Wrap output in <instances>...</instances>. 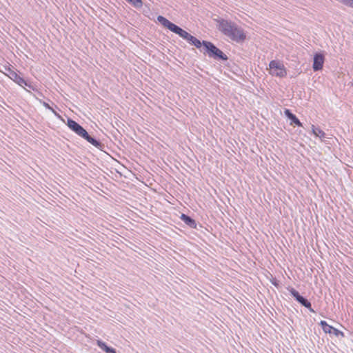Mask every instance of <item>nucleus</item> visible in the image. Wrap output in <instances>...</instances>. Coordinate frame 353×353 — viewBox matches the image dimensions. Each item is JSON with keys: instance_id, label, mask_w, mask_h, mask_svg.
Listing matches in <instances>:
<instances>
[{"instance_id": "f257e3e1", "label": "nucleus", "mask_w": 353, "mask_h": 353, "mask_svg": "<svg viewBox=\"0 0 353 353\" xmlns=\"http://www.w3.org/2000/svg\"><path fill=\"white\" fill-rule=\"evenodd\" d=\"M217 22L219 30L232 41L240 42L245 40L246 36L243 30L234 22L223 19H219Z\"/></svg>"}, {"instance_id": "f03ea898", "label": "nucleus", "mask_w": 353, "mask_h": 353, "mask_svg": "<svg viewBox=\"0 0 353 353\" xmlns=\"http://www.w3.org/2000/svg\"><path fill=\"white\" fill-rule=\"evenodd\" d=\"M157 21L164 27L167 28L172 32L178 34L180 37L183 38V39L186 40L188 42L190 37H191L192 35L189 34L187 31L183 30L179 26L172 23L168 19L163 16H158Z\"/></svg>"}, {"instance_id": "7ed1b4c3", "label": "nucleus", "mask_w": 353, "mask_h": 353, "mask_svg": "<svg viewBox=\"0 0 353 353\" xmlns=\"http://www.w3.org/2000/svg\"><path fill=\"white\" fill-rule=\"evenodd\" d=\"M203 47L205 49V52L207 53L210 57L216 60H228V58L227 55L224 54L220 49L216 47L210 41H204Z\"/></svg>"}, {"instance_id": "20e7f679", "label": "nucleus", "mask_w": 353, "mask_h": 353, "mask_svg": "<svg viewBox=\"0 0 353 353\" xmlns=\"http://www.w3.org/2000/svg\"><path fill=\"white\" fill-rule=\"evenodd\" d=\"M271 74L276 77H284L287 75L286 70L283 63L276 60H272L269 63Z\"/></svg>"}, {"instance_id": "39448f33", "label": "nucleus", "mask_w": 353, "mask_h": 353, "mask_svg": "<svg viewBox=\"0 0 353 353\" xmlns=\"http://www.w3.org/2000/svg\"><path fill=\"white\" fill-rule=\"evenodd\" d=\"M288 291L290 294L295 299V300L301 305L307 308L310 312L313 313L315 312L314 309L312 307L311 303L307 299L301 296L297 290L293 288H288Z\"/></svg>"}, {"instance_id": "423d86ee", "label": "nucleus", "mask_w": 353, "mask_h": 353, "mask_svg": "<svg viewBox=\"0 0 353 353\" xmlns=\"http://www.w3.org/2000/svg\"><path fill=\"white\" fill-rule=\"evenodd\" d=\"M325 57L321 53H316L313 58L312 68L314 71H319L323 68Z\"/></svg>"}, {"instance_id": "0eeeda50", "label": "nucleus", "mask_w": 353, "mask_h": 353, "mask_svg": "<svg viewBox=\"0 0 353 353\" xmlns=\"http://www.w3.org/2000/svg\"><path fill=\"white\" fill-rule=\"evenodd\" d=\"M67 125L73 132L79 136H81L85 130L77 122L72 119H68Z\"/></svg>"}, {"instance_id": "6e6552de", "label": "nucleus", "mask_w": 353, "mask_h": 353, "mask_svg": "<svg viewBox=\"0 0 353 353\" xmlns=\"http://www.w3.org/2000/svg\"><path fill=\"white\" fill-rule=\"evenodd\" d=\"M81 137L83 138L88 142H89L90 144H92V145L95 146L97 148H101L102 145L101 143L99 141L92 137L86 130L83 133Z\"/></svg>"}, {"instance_id": "1a4fd4ad", "label": "nucleus", "mask_w": 353, "mask_h": 353, "mask_svg": "<svg viewBox=\"0 0 353 353\" xmlns=\"http://www.w3.org/2000/svg\"><path fill=\"white\" fill-rule=\"evenodd\" d=\"M284 112L285 115L291 121L290 124L294 123L299 127L303 126L302 123L299 121L296 116L290 110L285 109Z\"/></svg>"}, {"instance_id": "9d476101", "label": "nucleus", "mask_w": 353, "mask_h": 353, "mask_svg": "<svg viewBox=\"0 0 353 353\" xmlns=\"http://www.w3.org/2000/svg\"><path fill=\"white\" fill-rule=\"evenodd\" d=\"M181 219L190 228L195 229L196 228V223L194 219L189 216L188 215H186L185 214H182L181 215Z\"/></svg>"}, {"instance_id": "9b49d317", "label": "nucleus", "mask_w": 353, "mask_h": 353, "mask_svg": "<svg viewBox=\"0 0 353 353\" xmlns=\"http://www.w3.org/2000/svg\"><path fill=\"white\" fill-rule=\"evenodd\" d=\"M97 344L101 350H103L106 353H117L116 350L113 347L108 346L105 342L101 340H97Z\"/></svg>"}, {"instance_id": "f8f14e48", "label": "nucleus", "mask_w": 353, "mask_h": 353, "mask_svg": "<svg viewBox=\"0 0 353 353\" xmlns=\"http://www.w3.org/2000/svg\"><path fill=\"white\" fill-rule=\"evenodd\" d=\"M9 78L12 79L14 82L17 83L19 85L23 87L25 79L21 77L16 71L12 72V74H11V76Z\"/></svg>"}, {"instance_id": "ddd939ff", "label": "nucleus", "mask_w": 353, "mask_h": 353, "mask_svg": "<svg viewBox=\"0 0 353 353\" xmlns=\"http://www.w3.org/2000/svg\"><path fill=\"white\" fill-rule=\"evenodd\" d=\"M204 41H201L197 38L192 35L191 37H190L188 43H190L192 46H194L197 48H200L201 46H203Z\"/></svg>"}, {"instance_id": "4468645a", "label": "nucleus", "mask_w": 353, "mask_h": 353, "mask_svg": "<svg viewBox=\"0 0 353 353\" xmlns=\"http://www.w3.org/2000/svg\"><path fill=\"white\" fill-rule=\"evenodd\" d=\"M313 134L319 137L321 139L325 138V133L319 128H316L314 125H312Z\"/></svg>"}, {"instance_id": "2eb2a0df", "label": "nucleus", "mask_w": 353, "mask_h": 353, "mask_svg": "<svg viewBox=\"0 0 353 353\" xmlns=\"http://www.w3.org/2000/svg\"><path fill=\"white\" fill-rule=\"evenodd\" d=\"M328 329L329 330H326L324 332L333 334L336 336H339V335H343V333L341 331L339 330L338 329L330 325H328Z\"/></svg>"}, {"instance_id": "dca6fc26", "label": "nucleus", "mask_w": 353, "mask_h": 353, "mask_svg": "<svg viewBox=\"0 0 353 353\" xmlns=\"http://www.w3.org/2000/svg\"><path fill=\"white\" fill-rule=\"evenodd\" d=\"M3 70H2V72L8 77H10L11 74L15 71L10 67V65H3Z\"/></svg>"}, {"instance_id": "f3484780", "label": "nucleus", "mask_w": 353, "mask_h": 353, "mask_svg": "<svg viewBox=\"0 0 353 353\" xmlns=\"http://www.w3.org/2000/svg\"><path fill=\"white\" fill-rule=\"evenodd\" d=\"M40 103L46 108V109H48L50 110L52 112H53V114L58 117H60V115L54 110V108L52 107H51L48 103H46V101H40Z\"/></svg>"}, {"instance_id": "a211bd4d", "label": "nucleus", "mask_w": 353, "mask_h": 353, "mask_svg": "<svg viewBox=\"0 0 353 353\" xmlns=\"http://www.w3.org/2000/svg\"><path fill=\"white\" fill-rule=\"evenodd\" d=\"M130 3H131L134 8H140L143 6V2L141 0H127Z\"/></svg>"}, {"instance_id": "6ab92c4d", "label": "nucleus", "mask_w": 353, "mask_h": 353, "mask_svg": "<svg viewBox=\"0 0 353 353\" xmlns=\"http://www.w3.org/2000/svg\"><path fill=\"white\" fill-rule=\"evenodd\" d=\"M340 2L346 6L353 8V0H340Z\"/></svg>"}, {"instance_id": "aec40b11", "label": "nucleus", "mask_w": 353, "mask_h": 353, "mask_svg": "<svg viewBox=\"0 0 353 353\" xmlns=\"http://www.w3.org/2000/svg\"><path fill=\"white\" fill-rule=\"evenodd\" d=\"M319 325H321L322 330L325 332L326 330L328 329L329 324L325 321H321L319 323Z\"/></svg>"}, {"instance_id": "412c9836", "label": "nucleus", "mask_w": 353, "mask_h": 353, "mask_svg": "<svg viewBox=\"0 0 353 353\" xmlns=\"http://www.w3.org/2000/svg\"><path fill=\"white\" fill-rule=\"evenodd\" d=\"M24 86H27L28 88H29L30 89H32L33 90H36V88L34 85H32L30 82L29 81H27L25 80V82L23 83V87Z\"/></svg>"}, {"instance_id": "4be33fe9", "label": "nucleus", "mask_w": 353, "mask_h": 353, "mask_svg": "<svg viewBox=\"0 0 353 353\" xmlns=\"http://www.w3.org/2000/svg\"><path fill=\"white\" fill-rule=\"evenodd\" d=\"M352 85L353 86V81H352Z\"/></svg>"}]
</instances>
